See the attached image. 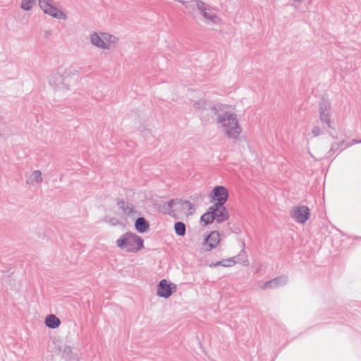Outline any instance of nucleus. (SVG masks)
Listing matches in <instances>:
<instances>
[{"mask_svg": "<svg viewBox=\"0 0 361 361\" xmlns=\"http://www.w3.org/2000/svg\"><path fill=\"white\" fill-rule=\"evenodd\" d=\"M174 231L179 236H183L185 234V225L180 221L176 222L174 224Z\"/></svg>", "mask_w": 361, "mask_h": 361, "instance_id": "nucleus-22", "label": "nucleus"}, {"mask_svg": "<svg viewBox=\"0 0 361 361\" xmlns=\"http://www.w3.org/2000/svg\"><path fill=\"white\" fill-rule=\"evenodd\" d=\"M43 181L42 174L39 170H35L29 178V182L32 184H39Z\"/></svg>", "mask_w": 361, "mask_h": 361, "instance_id": "nucleus-21", "label": "nucleus"}, {"mask_svg": "<svg viewBox=\"0 0 361 361\" xmlns=\"http://www.w3.org/2000/svg\"><path fill=\"white\" fill-rule=\"evenodd\" d=\"M188 98L194 111L200 113H203L208 109L212 111V107L214 104H210L207 100L206 94L200 90L190 91Z\"/></svg>", "mask_w": 361, "mask_h": 361, "instance_id": "nucleus-7", "label": "nucleus"}, {"mask_svg": "<svg viewBox=\"0 0 361 361\" xmlns=\"http://www.w3.org/2000/svg\"><path fill=\"white\" fill-rule=\"evenodd\" d=\"M294 2H297V3H301L304 0H293Z\"/></svg>", "mask_w": 361, "mask_h": 361, "instance_id": "nucleus-28", "label": "nucleus"}, {"mask_svg": "<svg viewBox=\"0 0 361 361\" xmlns=\"http://www.w3.org/2000/svg\"><path fill=\"white\" fill-rule=\"evenodd\" d=\"M242 263H244L245 265H247L248 264V260H247V257H245V259L242 261Z\"/></svg>", "mask_w": 361, "mask_h": 361, "instance_id": "nucleus-27", "label": "nucleus"}, {"mask_svg": "<svg viewBox=\"0 0 361 361\" xmlns=\"http://www.w3.org/2000/svg\"><path fill=\"white\" fill-rule=\"evenodd\" d=\"M38 2L40 8L45 14L59 20L67 18L66 14L55 6L53 0H38Z\"/></svg>", "mask_w": 361, "mask_h": 361, "instance_id": "nucleus-9", "label": "nucleus"}, {"mask_svg": "<svg viewBox=\"0 0 361 361\" xmlns=\"http://www.w3.org/2000/svg\"><path fill=\"white\" fill-rule=\"evenodd\" d=\"M353 143H357V142H361V140H360V141H357V140H353Z\"/></svg>", "mask_w": 361, "mask_h": 361, "instance_id": "nucleus-29", "label": "nucleus"}, {"mask_svg": "<svg viewBox=\"0 0 361 361\" xmlns=\"http://www.w3.org/2000/svg\"><path fill=\"white\" fill-rule=\"evenodd\" d=\"M36 4V0H22L20 8L24 11H30Z\"/></svg>", "mask_w": 361, "mask_h": 361, "instance_id": "nucleus-23", "label": "nucleus"}, {"mask_svg": "<svg viewBox=\"0 0 361 361\" xmlns=\"http://www.w3.org/2000/svg\"><path fill=\"white\" fill-rule=\"evenodd\" d=\"M210 197L216 201L215 204L223 205L228 200V190L221 185L214 187L210 194Z\"/></svg>", "mask_w": 361, "mask_h": 361, "instance_id": "nucleus-13", "label": "nucleus"}, {"mask_svg": "<svg viewBox=\"0 0 361 361\" xmlns=\"http://www.w3.org/2000/svg\"><path fill=\"white\" fill-rule=\"evenodd\" d=\"M236 261L235 260V257H231L228 259H224L220 261L221 266L225 267H231L235 265Z\"/></svg>", "mask_w": 361, "mask_h": 361, "instance_id": "nucleus-25", "label": "nucleus"}, {"mask_svg": "<svg viewBox=\"0 0 361 361\" xmlns=\"http://www.w3.org/2000/svg\"><path fill=\"white\" fill-rule=\"evenodd\" d=\"M221 242V236L218 231H213L204 235V239L200 245V252L204 254L216 248Z\"/></svg>", "mask_w": 361, "mask_h": 361, "instance_id": "nucleus-8", "label": "nucleus"}, {"mask_svg": "<svg viewBox=\"0 0 361 361\" xmlns=\"http://www.w3.org/2000/svg\"><path fill=\"white\" fill-rule=\"evenodd\" d=\"M164 209L169 214L176 218L180 219L192 215L195 211V207L194 204L189 201L173 200L164 205Z\"/></svg>", "mask_w": 361, "mask_h": 361, "instance_id": "nucleus-5", "label": "nucleus"}, {"mask_svg": "<svg viewBox=\"0 0 361 361\" xmlns=\"http://www.w3.org/2000/svg\"><path fill=\"white\" fill-rule=\"evenodd\" d=\"M290 216L298 223L305 224L310 216V212L306 206H295L291 209Z\"/></svg>", "mask_w": 361, "mask_h": 361, "instance_id": "nucleus-11", "label": "nucleus"}, {"mask_svg": "<svg viewBox=\"0 0 361 361\" xmlns=\"http://www.w3.org/2000/svg\"><path fill=\"white\" fill-rule=\"evenodd\" d=\"M135 228L138 233H143L149 230V225L143 217H139L135 222Z\"/></svg>", "mask_w": 361, "mask_h": 361, "instance_id": "nucleus-19", "label": "nucleus"}, {"mask_svg": "<svg viewBox=\"0 0 361 361\" xmlns=\"http://www.w3.org/2000/svg\"><path fill=\"white\" fill-rule=\"evenodd\" d=\"M44 324L49 329H56L61 325V320L55 314H51L46 317Z\"/></svg>", "mask_w": 361, "mask_h": 361, "instance_id": "nucleus-18", "label": "nucleus"}, {"mask_svg": "<svg viewBox=\"0 0 361 361\" xmlns=\"http://www.w3.org/2000/svg\"><path fill=\"white\" fill-rule=\"evenodd\" d=\"M214 209L209 207L207 212H205L200 218V222L204 226L212 224L215 219L213 212Z\"/></svg>", "mask_w": 361, "mask_h": 361, "instance_id": "nucleus-20", "label": "nucleus"}, {"mask_svg": "<svg viewBox=\"0 0 361 361\" xmlns=\"http://www.w3.org/2000/svg\"><path fill=\"white\" fill-rule=\"evenodd\" d=\"M195 6L201 14L203 22L208 26L219 25L221 23V18L218 11L200 0L193 1Z\"/></svg>", "mask_w": 361, "mask_h": 361, "instance_id": "nucleus-6", "label": "nucleus"}, {"mask_svg": "<svg viewBox=\"0 0 361 361\" xmlns=\"http://www.w3.org/2000/svg\"><path fill=\"white\" fill-rule=\"evenodd\" d=\"M115 245L121 251L135 254L144 249L143 238L134 232H126L118 237Z\"/></svg>", "mask_w": 361, "mask_h": 361, "instance_id": "nucleus-4", "label": "nucleus"}, {"mask_svg": "<svg viewBox=\"0 0 361 361\" xmlns=\"http://www.w3.org/2000/svg\"><path fill=\"white\" fill-rule=\"evenodd\" d=\"M73 75V69L71 66H61L47 76V82L56 97L66 96L71 92L69 78Z\"/></svg>", "mask_w": 361, "mask_h": 361, "instance_id": "nucleus-2", "label": "nucleus"}, {"mask_svg": "<svg viewBox=\"0 0 361 361\" xmlns=\"http://www.w3.org/2000/svg\"><path fill=\"white\" fill-rule=\"evenodd\" d=\"M331 104L326 101H322L319 104V113L321 122L326 124L329 128H332Z\"/></svg>", "mask_w": 361, "mask_h": 361, "instance_id": "nucleus-12", "label": "nucleus"}, {"mask_svg": "<svg viewBox=\"0 0 361 361\" xmlns=\"http://www.w3.org/2000/svg\"><path fill=\"white\" fill-rule=\"evenodd\" d=\"M214 119L218 128L227 137L238 139L241 133L236 114L226 110V106L222 104H215L212 107Z\"/></svg>", "mask_w": 361, "mask_h": 361, "instance_id": "nucleus-1", "label": "nucleus"}, {"mask_svg": "<svg viewBox=\"0 0 361 361\" xmlns=\"http://www.w3.org/2000/svg\"><path fill=\"white\" fill-rule=\"evenodd\" d=\"M176 291L177 285L167 279H161L156 286V295L164 299H169Z\"/></svg>", "mask_w": 361, "mask_h": 361, "instance_id": "nucleus-10", "label": "nucleus"}, {"mask_svg": "<svg viewBox=\"0 0 361 361\" xmlns=\"http://www.w3.org/2000/svg\"><path fill=\"white\" fill-rule=\"evenodd\" d=\"M211 208L214 209L213 212L214 219L218 223H221L227 220L229 217L228 212L226 207L220 204H214L211 206Z\"/></svg>", "mask_w": 361, "mask_h": 361, "instance_id": "nucleus-14", "label": "nucleus"}, {"mask_svg": "<svg viewBox=\"0 0 361 361\" xmlns=\"http://www.w3.org/2000/svg\"><path fill=\"white\" fill-rule=\"evenodd\" d=\"M88 39L92 47L104 51L115 50L119 43L118 37L109 32L104 31H94L90 32Z\"/></svg>", "mask_w": 361, "mask_h": 361, "instance_id": "nucleus-3", "label": "nucleus"}, {"mask_svg": "<svg viewBox=\"0 0 361 361\" xmlns=\"http://www.w3.org/2000/svg\"><path fill=\"white\" fill-rule=\"evenodd\" d=\"M120 207L123 209L125 214L128 216L133 215L134 208L133 207L128 203L121 202L120 204Z\"/></svg>", "mask_w": 361, "mask_h": 361, "instance_id": "nucleus-24", "label": "nucleus"}, {"mask_svg": "<svg viewBox=\"0 0 361 361\" xmlns=\"http://www.w3.org/2000/svg\"><path fill=\"white\" fill-rule=\"evenodd\" d=\"M61 357L65 361H76L78 355L74 352L73 348L69 345L65 344L60 348Z\"/></svg>", "mask_w": 361, "mask_h": 361, "instance_id": "nucleus-15", "label": "nucleus"}, {"mask_svg": "<svg viewBox=\"0 0 361 361\" xmlns=\"http://www.w3.org/2000/svg\"><path fill=\"white\" fill-rule=\"evenodd\" d=\"M322 133V128L317 124L313 125L305 133V138L307 142L309 143L310 140L319 136Z\"/></svg>", "mask_w": 361, "mask_h": 361, "instance_id": "nucleus-17", "label": "nucleus"}, {"mask_svg": "<svg viewBox=\"0 0 361 361\" xmlns=\"http://www.w3.org/2000/svg\"><path fill=\"white\" fill-rule=\"evenodd\" d=\"M218 266H221L220 261L213 263L212 264L210 265L211 267H216Z\"/></svg>", "mask_w": 361, "mask_h": 361, "instance_id": "nucleus-26", "label": "nucleus"}, {"mask_svg": "<svg viewBox=\"0 0 361 361\" xmlns=\"http://www.w3.org/2000/svg\"><path fill=\"white\" fill-rule=\"evenodd\" d=\"M287 283L286 276H279L273 280L264 283L262 286V289L276 288L285 285Z\"/></svg>", "mask_w": 361, "mask_h": 361, "instance_id": "nucleus-16", "label": "nucleus"}]
</instances>
